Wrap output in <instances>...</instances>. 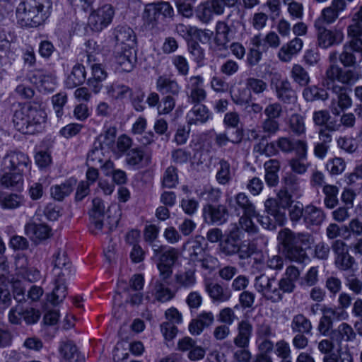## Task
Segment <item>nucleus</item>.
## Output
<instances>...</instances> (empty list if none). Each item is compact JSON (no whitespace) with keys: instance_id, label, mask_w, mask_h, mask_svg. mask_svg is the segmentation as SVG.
I'll return each instance as SVG.
<instances>
[{"instance_id":"1","label":"nucleus","mask_w":362,"mask_h":362,"mask_svg":"<svg viewBox=\"0 0 362 362\" xmlns=\"http://www.w3.org/2000/svg\"><path fill=\"white\" fill-rule=\"evenodd\" d=\"M13 122L16 129L25 134L39 132L41 124L45 122L46 113L42 104L33 102L29 104L20 103L13 105Z\"/></svg>"},{"instance_id":"2","label":"nucleus","mask_w":362,"mask_h":362,"mask_svg":"<svg viewBox=\"0 0 362 362\" xmlns=\"http://www.w3.org/2000/svg\"><path fill=\"white\" fill-rule=\"evenodd\" d=\"M49 0H22L16 8L18 23L21 27L37 28L49 17Z\"/></svg>"},{"instance_id":"3","label":"nucleus","mask_w":362,"mask_h":362,"mask_svg":"<svg viewBox=\"0 0 362 362\" xmlns=\"http://www.w3.org/2000/svg\"><path fill=\"white\" fill-rule=\"evenodd\" d=\"M278 240L283 246L284 252L291 260L301 263L308 259L305 249L310 245L309 234H295L291 230L285 228L279 233Z\"/></svg>"},{"instance_id":"4","label":"nucleus","mask_w":362,"mask_h":362,"mask_svg":"<svg viewBox=\"0 0 362 362\" xmlns=\"http://www.w3.org/2000/svg\"><path fill=\"white\" fill-rule=\"evenodd\" d=\"M339 54L337 51L330 53L329 57V66L326 71V77L325 84L327 89L332 90L336 95V98L332 99L331 110L333 114L338 115L339 114V66H338Z\"/></svg>"},{"instance_id":"5","label":"nucleus","mask_w":362,"mask_h":362,"mask_svg":"<svg viewBox=\"0 0 362 362\" xmlns=\"http://www.w3.org/2000/svg\"><path fill=\"white\" fill-rule=\"evenodd\" d=\"M174 10L166 1L147 4L145 6L143 18L148 27L153 28L166 18H172Z\"/></svg>"},{"instance_id":"6","label":"nucleus","mask_w":362,"mask_h":362,"mask_svg":"<svg viewBox=\"0 0 362 362\" xmlns=\"http://www.w3.org/2000/svg\"><path fill=\"white\" fill-rule=\"evenodd\" d=\"M291 195L288 191L281 189L276 198H269L264 202L265 212L274 216L280 223L286 221V209L291 206Z\"/></svg>"},{"instance_id":"7","label":"nucleus","mask_w":362,"mask_h":362,"mask_svg":"<svg viewBox=\"0 0 362 362\" xmlns=\"http://www.w3.org/2000/svg\"><path fill=\"white\" fill-rule=\"evenodd\" d=\"M277 281L274 276L261 274L255 277L254 287L266 300L272 303H279L282 297L277 289Z\"/></svg>"},{"instance_id":"8","label":"nucleus","mask_w":362,"mask_h":362,"mask_svg":"<svg viewBox=\"0 0 362 362\" xmlns=\"http://www.w3.org/2000/svg\"><path fill=\"white\" fill-rule=\"evenodd\" d=\"M40 316V310L33 308H24L22 304L12 307L8 314L9 322L15 325H21L22 320L28 325L36 324Z\"/></svg>"},{"instance_id":"9","label":"nucleus","mask_w":362,"mask_h":362,"mask_svg":"<svg viewBox=\"0 0 362 362\" xmlns=\"http://www.w3.org/2000/svg\"><path fill=\"white\" fill-rule=\"evenodd\" d=\"M230 209L237 216H258L256 206L244 192H239L233 197L227 199Z\"/></svg>"},{"instance_id":"10","label":"nucleus","mask_w":362,"mask_h":362,"mask_svg":"<svg viewBox=\"0 0 362 362\" xmlns=\"http://www.w3.org/2000/svg\"><path fill=\"white\" fill-rule=\"evenodd\" d=\"M115 10L112 5L105 4L92 11L88 17V25L92 30L100 32L112 21Z\"/></svg>"},{"instance_id":"11","label":"nucleus","mask_w":362,"mask_h":362,"mask_svg":"<svg viewBox=\"0 0 362 362\" xmlns=\"http://www.w3.org/2000/svg\"><path fill=\"white\" fill-rule=\"evenodd\" d=\"M241 241V230L235 223L231 225L224 233L219 243L220 252L225 256L231 257L237 254Z\"/></svg>"},{"instance_id":"12","label":"nucleus","mask_w":362,"mask_h":362,"mask_svg":"<svg viewBox=\"0 0 362 362\" xmlns=\"http://www.w3.org/2000/svg\"><path fill=\"white\" fill-rule=\"evenodd\" d=\"M271 86L274 88L276 98L284 104H293L297 100V94L288 79L281 80L275 74L271 80Z\"/></svg>"},{"instance_id":"13","label":"nucleus","mask_w":362,"mask_h":362,"mask_svg":"<svg viewBox=\"0 0 362 362\" xmlns=\"http://www.w3.org/2000/svg\"><path fill=\"white\" fill-rule=\"evenodd\" d=\"M178 250L174 247L166 248L157 257L158 258V269L160 277L163 281L168 280L171 276L172 267L178 259Z\"/></svg>"},{"instance_id":"14","label":"nucleus","mask_w":362,"mask_h":362,"mask_svg":"<svg viewBox=\"0 0 362 362\" xmlns=\"http://www.w3.org/2000/svg\"><path fill=\"white\" fill-rule=\"evenodd\" d=\"M339 319V313L331 308H327L323 310V315L320 318L317 329L324 336H329L333 341H338L339 331L332 329V325L334 320Z\"/></svg>"},{"instance_id":"15","label":"nucleus","mask_w":362,"mask_h":362,"mask_svg":"<svg viewBox=\"0 0 362 362\" xmlns=\"http://www.w3.org/2000/svg\"><path fill=\"white\" fill-rule=\"evenodd\" d=\"M115 58L119 68L122 71H131L137 60L135 47H115Z\"/></svg>"},{"instance_id":"16","label":"nucleus","mask_w":362,"mask_h":362,"mask_svg":"<svg viewBox=\"0 0 362 362\" xmlns=\"http://www.w3.org/2000/svg\"><path fill=\"white\" fill-rule=\"evenodd\" d=\"M229 216L226 206L206 204L203 208V216L206 223L220 226L226 223Z\"/></svg>"},{"instance_id":"17","label":"nucleus","mask_w":362,"mask_h":362,"mask_svg":"<svg viewBox=\"0 0 362 362\" xmlns=\"http://www.w3.org/2000/svg\"><path fill=\"white\" fill-rule=\"evenodd\" d=\"M223 14L221 0H208L200 4L196 8V17L202 23H209L214 15Z\"/></svg>"},{"instance_id":"18","label":"nucleus","mask_w":362,"mask_h":362,"mask_svg":"<svg viewBox=\"0 0 362 362\" xmlns=\"http://www.w3.org/2000/svg\"><path fill=\"white\" fill-rule=\"evenodd\" d=\"M6 167L11 171H16L23 173L28 170L30 165V160L25 153L21 151H12L4 158Z\"/></svg>"},{"instance_id":"19","label":"nucleus","mask_w":362,"mask_h":362,"mask_svg":"<svg viewBox=\"0 0 362 362\" xmlns=\"http://www.w3.org/2000/svg\"><path fill=\"white\" fill-rule=\"evenodd\" d=\"M189 91L187 93V102L193 104H202L206 98V92L203 88V78L193 76L189 78Z\"/></svg>"},{"instance_id":"20","label":"nucleus","mask_w":362,"mask_h":362,"mask_svg":"<svg viewBox=\"0 0 362 362\" xmlns=\"http://www.w3.org/2000/svg\"><path fill=\"white\" fill-rule=\"evenodd\" d=\"M186 118L189 125L204 124L212 119V113L206 105L195 104L187 112Z\"/></svg>"},{"instance_id":"21","label":"nucleus","mask_w":362,"mask_h":362,"mask_svg":"<svg viewBox=\"0 0 362 362\" xmlns=\"http://www.w3.org/2000/svg\"><path fill=\"white\" fill-rule=\"evenodd\" d=\"M116 40L115 47H136V37L134 30L127 25H118L113 33Z\"/></svg>"},{"instance_id":"22","label":"nucleus","mask_w":362,"mask_h":362,"mask_svg":"<svg viewBox=\"0 0 362 362\" xmlns=\"http://www.w3.org/2000/svg\"><path fill=\"white\" fill-rule=\"evenodd\" d=\"M237 331L238 334L233 339L234 344L238 348L248 347L253 331L250 321L248 319L242 320L238 324Z\"/></svg>"},{"instance_id":"23","label":"nucleus","mask_w":362,"mask_h":362,"mask_svg":"<svg viewBox=\"0 0 362 362\" xmlns=\"http://www.w3.org/2000/svg\"><path fill=\"white\" fill-rule=\"evenodd\" d=\"M349 45L344 46L343 53L341 54V63L344 66H352L356 62V57L353 52L361 54L362 58V40L359 37H351Z\"/></svg>"},{"instance_id":"24","label":"nucleus","mask_w":362,"mask_h":362,"mask_svg":"<svg viewBox=\"0 0 362 362\" xmlns=\"http://www.w3.org/2000/svg\"><path fill=\"white\" fill-rule=\"evenodd\" d=\"M303 42L298 37H295L284 44L279 50L278 58L283 62H289L292 58L302 49Z\"/></svg>"},{"instance_id":"25","label":"nucleus","mask_w":362,"mask_h":362,"mask_svg":"<svg viewBox=\"0 0 362 362\" xmlns=\"http://www.w3.org/2000/svg\"><path fill=\"white\" fill-rule=\"evenodd\" d=\"M156 89L162 95L177 96L181 87L175 79L163 75L156 80Z\"/></svg>"},{"instance_id":"26","label":"nucleus","mask_w":362,"mask_h":362,"mask_svg":"<svg viewBox=\"0 0 362 362\" xmlns=\"http://www.w3.org/2000/svg\"><path fill=\"white\" fill-rule=\"evenodd\" d=\"M60 355L69 362H86L85 358L78 352L77 346L73 341H62L59 347Z\"/></svg>"},{"instance_id":"27","label":"nucleus","mask_w":362,"mask_h":362,"mask_svg":"<svg viewBox=\"0 0 362 362\" xmlns=\"http://www.w3.org/2000/svg\"><path fill=\"white\" fill-rule=\"evenodd\" d=\"M314 26L317 31L318 45L324 49L332 46L337 40V34L321 25L320 20H315Z\"/></svg>"},{"instance_id":"28","label":"nucleus","mask_w":362,"mask_h":362,"mask_svg":"<svg viewBox=\"0 0 362 362\" xmlns=\"http://www.w3.org/2000/svg\"><path fill=\"white\" fill-rule=\"evenodd\" d=\"M71 262L65 252L61 250L54 255V273L57 278H64L70 274Z\"/></svg>"},{"instance_id":"29","label":"nucleus","mask_w":362,"mask_h":362,"mask_svg":"<svg viewBox=\"0 0 362 362\" xmlns=\"http://www.w3.org/2000/svg\"><path fill=\"white\" fill-rule=\"evenodd\" d=\"M206 291L214 302H226L231 296V292L228 288H224L217 283L207 284Z\"/></svg>"},{"instance_id":"30","label":"nucleus","mask_w":362,"mask_h":362,"mask_svg":"<svg viewBox=\"0 0 362 362\" xmlns=\"http://www.w3.org/2000/svg\"><path fill=\"white\" fill-rule=\"evenodd\" d=\"M25 231L34 240H45L51 235V228L42 223H29L25 225Z\"/></svg>"},{"instance_id":"31","label":"nucleus","mask_w":362,"mask_h":362,"mask_svg":"<svg viewBox=\"0 0 362 362\" xmlns=\"http://www.w3.org/2000/svg\"><path fill=\"white\" fill-rule=\"evenodd\" d=\"M76 184V180L70 178L61 185L52 186L50 189L52 197L57 201H62L73 192Z\"/></svg>"},{"instance_id":"32","label":"nucleus","mask_w":362,"mask_h":362,"mask_svg":"<svg viewBox=\"0 0 362 362\" xmlns=\"http://www.w3.org/2000/svg\"><path fill=\"white\" fill-rule=\"evenodd\" d=\"M243 139V129L241 128L236 129L230 136H228L226 132L215 133L214 135L215 144L219 148L226 146L229 142L233 144H239L242 142Z\"/></svg>"},{"instance_id":"33","label":"nucleus","mask_w":362,"mask_h":362,"mask_svg":"<svg viewBox=\"0 0 362 362\" xmlns=\"http://www.w3.org/2000/svg\"><path fill=\"white\" fill-rule=\"evenodd\" d=\"M105 205L103 202L99 198H95L93 200V209L90 213L91 224L95 230H101L103 227V218L104 216Z\"/></svg>"},{"instance_id":"34","label":"nucleus","mask_w":362,"mask_h":362,"mask_svg":"<svg viewBox=\"0 0 362 362\" xmlns=\"http://www.w3.org/2000/svg\"><path fill=\"white\" fill-rule=\"evenodd\" d=\"M325 215L322 210L314 206L305 208L303 223L307 228L320 226L324 221Z\"/></svg>"},{"instance_id":"35","label":"nucleus","mask_w":362,"mask_h":362,"mask_svg":"<svg viewBox=\"0 0 362 362\" xmlns=\"http://www.w3.org/2000/svg\"><path fill=\"white\" fill-rule=\"evenodd\" d=\"M86 80V70L84 66L76 64L74 66L70 74L65 81L66 87L73 89L81 85Z\"/></svg>"},{"instance_id":"36","label":"nucleus","mask_w":362,"mask_h":362,"mask_svg":"<svg viewBox=\"0 0 362 362\" xmlns=\"http://www.w3.org/2000/svg\"><path fill=\"white\" fill-rule=\"evenodd\" d=\"M291 329L293 333L311 334L313 326L310 320L304 315L297 314L292 318Z\"/></svg>"},{"instance_id":"37","label":"nucleus","mask_w":362,"mask_h":362,"mask_svg":"<svg viewBox=\"0 0 362 362\" xmlns=\"http://www.w3.org/2000/svg\"><path fill=\"white\" fill-rule=\"evenodd\" d=\"M0 183L5 188L20 189L23 184V174L15 171L6 173L1 176Z\"/></svg>"},{"instance_id":"38","label":"nucleus","mask_w":362,"mask_h":362,"mask_svg":"<svg viewBox=\"0 0 362 362\" xmlns=\"http://www.w3.org/2000/svg\"><path fill=\"white\" fill-rule=\"evenodd\" d=\"M174 279L178 288H189L196 284L195 270L180 271L175 274Z\"/></svg>"},{"instance_id":"39","label":"nucleus","mask_w":362,"mask_h":362,"mask_svg":"<svg viewBox=\"0 0 362 362\" xmlns=\"http://www.w3.org/2000/svg\"><path fill=\"white\" fill-rule=\"evenodd\" d=\"M66 296V286L64 278H57L55 286L51 294L47 296V300L57 305L62 303Z\"/></svg>"},{"instance_id":"40","label":"nucleus","mask_w":362,"mask_h":362,"mask_svg":"<svg viewBox=\"0 0 362 362\" xmlns=\"http://www.w3.org/2000/svg\"><path fill=\"white\" fill-rule=\"evenodd\" d=\"M339 11V0H332V4L323 8L320 16L316 20L321 21V25L325 23H333L338 18Z\"/></svg>"},{"instance_id":"41","label":"nucleus","mask_w":362,"mask_h":362,"mask_svg":"<svg viewBox=\"0 0 362 362\" xmlns=\"http://www.w3.org/2000/svg\"><path fill=\"white\" fill-rule=\"evenodd\" d=\"M314 123L318 126H323L329 132H336L338 130L339 124L335 121L330 120L329 112L326 110L315 111L313 117Z\"/></svg>"},{"instance_id":"42","label":"nucleus","mask_w":362,"mask_h":362,"mask_svg":"<svg viewBox=\"0 0 362 362\" xmlns=\"http://www.w3.org/2000/svg\"><path fill=\"white\" fill-rule=\"evenodd\" d=\"M362 235V222L356 218L352 219L349 225L341 227V238L344 240L355 238L356 235Z\"/></svg>"},{"instance_id":"43","label":"nucleus","mask_w":362,"mask_h":362,"mask_svg":"<svg viewBox=\"0 0 362 362\" xmlns=\"http://www.w3.org/2000/svg\"><path fill=\"white\" fill-rule=\"evenodd\" d=\"M117 129L115 127H108L105 132L100 134L94 142L97 146L103 147V148H111L116 139Z\"/></svg>"},{"instance_id":"44","label":"nucleus","mask_w":362,"mask_h":362,"mask_svg":"<svg viewBox=\"0 0 362 362\" xmlns=\"http://www.w3.org/2000/svg\"><path fill=\"white\" fill-rule=\"evenodd\" d=\"M23 202V197L17 194L0 192V206L4 209H15Z\"/></svg>"},{"instance_id":"45","label":"nucleus","mask_w":362,"mask_h":362,"mask_svg":"<svg viewBox=\"0 0 362 362\" xmlns=\"http://www.w3.org/2000/svg\"><path fill=\"white\" fill-rule=\"evenodd\" d=\"M168 284V280L163 281L160 277V279L155 281V295L156 299L160 302L168 301L173 297L171 291L167 287Z\"/></svg>"},{"instance_id":"46","label":"nucleus","mask_w":362,"mask_h":362,"mask_svg":"<svg viewBox=\"0 0 362 362\" xmlns=\"http://www.w3.org/2000/svg\"><path fill=\"white\" fill-rule=\"evenodd\" d=\"M231 99L237 105L245 106L252 100V93L245 88H238L230 92Z\"/></svg>"},{"instance_id":"47","label":"nucleus","mask_w":362,"mask_h":362,"mask_svg":"<svg viewBox=\"0 0 362 362\" xmlns=\"http://www.w3.org/2000/svg\"><path fill=\"white\" fill-rule=\"evenodd\" d=\"M103 147L97 146L93 144V146L88 153L86 163L88 166H99L105 160Z\"/></svg>"},{"instance_id":"48","label":"nucleus","mask_w":362,"mask_h":362,"mask_svg":"<svg viewBox=\"0 0 362 362\" xmlns=\"http://www.w3.org/2000/svg\"><path fill=\"white\" fill-rule=\"evenodd\" d=\"M218 168L216 175L217 182L221 185H226L231 180L230 165L228 160L222 158L219 160Z\"/></svg>"},{"instance_id":"49","label":"nucleus","mask_w":362,"mask_h":362,"mask_svg":"<svg viewBox=\"0 0 362 362\" xmlns=\"http://www.w3.org/2000/svg\"><path fill=\"white\" fill-rule=\"evenodd\" d=\"M291 77L300 86H306L310 83L308 71L300 64H294L291 69Z\"/></svg>"},{"instance_id":"50","label":"nucleus","mask_w":362,"mask_h":362,"mask_svg":"<svg viewBox=\"0 0 362 362\" xmlns=\"http://www.w3.org/2000/svg\"><path fill=\"white\" fill-rule=\"evenodd\" d=\"M303 98L305 100L312 102L317 100H325L328 98L327 92L315 86L305 88L303 92Z\"/></svg>"},{"instance_id":"51","label":"nucleus","mask_w":362,"mask_h":362,"mask_svg":"<svg viewBox=\"0 0 362 362\" xmlns=\"http://www.w3.org/2000/svg\"><path fill=\"white\" fill-rule=\"evenodd\" d=\"M349 37H360L362 35V5L353 15L352 23L348 27Z\"/></svg>"},{"instance_id":"52","label":"nucleus","mask_w":362,"mask_h":362,"mask_svg":"<svg viewBox=\"0 0 362 362\" xmlns=\"http://www.w3.org/2000/svg\"><path fill=\"white\" fill-rule=\"evenodd\" d=\"M178 184L177 169L175 166L170 165L165 170L163 179L162 187L165 188H175Z\"/></svg>"},{"instance_id":"53","label":"nucleus","mask_w":362,"mask_h":362,"mask_svg":"<svg viewBox=\"0 0 362 362\" xmlns=\"http://www.w3.org/2000/svg\"><path fill=\"white\" fill-rule=\"evenodd\" d=\"M188 51L198 66L204 65L205 59L204 49L197 41L191 40L188 42Z\"/></svg>"},{"instance_id":"54","label":"nucleus","mask_w":362,"mask_h":362,"mask_svg":"<svg viewBox=\"0 0 362 362\" xmlns=\"http://www.w3.org/2000/svg\"><path fill=\"white\" fill-rule=\"evenodd\" d=\"M345 244L341 243V270H344L346 273H354L355 271L354 267H356L354 258L351 256L345 250Z\"/></svg>"},{"instance_id":"55","label":"nucleus","mask_w":362,"mask_h":362,"mask_svg":"<svg viewBox=\"0 0 362 362\" xmlns=\"http://www.w3.org/2000/svg\"><path fill=\"white\" fill-rule=\"evenodd\" d=\"M222 192L218 188L206 187L199 194V198L207 202V204H213L219 202Z\"/></svg>"},{"instance_id":"56","label":"nucleus","mask_w":362,"mask_h":362,"mask_svg":"<svg viewBox=\"0 0 362 362\" xmlns=\"http://www.w3.org/2000/svg\"><path fill=\"white\" fill-rule=\"evenodd\" d=\"M325 194V204L327 208L333 209L338 204V187L332 185H325L323 187Z\"/></svg>"},{"instance_id":"57","label":"nucleus","mask_w":362,"mask_h":362,"mask_svg":"<svg viewBox=\"0 0 362 362\" xmlns=\"http://www.w3.org/2000/svg\"><path fill=\"white\" fill-rule=\"evenodd\" d=\"M245 86L250 92H253L256 95L263 93L267 90V83L262 79L249 77L245 81Z\"/></svg>"},{"instance_id":"58","label":"nucleus","mask_w":362,"mask_h":362,"mask_svg":"<svg viewBox=\"0 0 362 362\" xmlns=\"http://www.w3.org/2000/svg\"><path fill=\"white\" fill-rule=\"evenodd\" d=\"M188 252L192 261H198L204 256L205 251L199 240L195 239L188 242Z\"/></svg>"},{"instance_id":"59","label":"nucleus","mask_w":362,"mask_h":362,"mask_svg":"<svg viewBox=\"0 0 362 362\" xmlns=\"http://www.w3.org/2000/svg\"><path fill=\"white\" fill-rule=\"evenodd\" d=\"M144 158V151L140 148L129 149L126 153L125 161L130 166H138Z\"/></svg>"},{"instance_id":"60","label":"nucleus","mask_w":362,"mask_h":362,"mask_svg":"<svg viewBox=\"0 0 362 362\" xmlns=\"http://www.w3.org/2000/svg\"><path fill=\"white\" fill-rule=\"evenodd\" d=\"M67 102V95L64 93H59L52 97V103L56 115L58 118H61L64 114L63 107Z\"/></svg>"},{"instance_id":"61","label":"nucleus","mask_w":362,"mask_h":362,"mask_svg":"<svg viewBox=\"0 0 362 362\" xmlns=\"http://www.w3.org/2000/svg\"><path fill=\"white\" fill-rule=\"evenodd\" d=\"M107 95L114 98H122L130 89L125 85L112 83L106 87Z\"/></svg>"},{"instance_id":"62","label":"nucleus","mask_w":362,"mask_h":362,"mask_svg":"<svg viewBox=\"0 0 362 362\" xmlns=\"http://www.w3.org/2000/svg\"><path fill=\"white\" fill-rule=\"evenodd\" d=\"M238 250L236 255L240 259H246L250 258L256 252V245L252 243H246L240 241L238 245Z\"/></svg>"},{"instance_id":"63","label":"nucleus","mask_w":362,"mask_h":362,"mask_svg":"<svg viewBox=\"0 0 362 362\" xmlns=\"http://www.w3.org/2000/svg\"><path fill=\"white\" fill-rule=\"evenodd\" d=\"M217 319L218 321L224 325H231L238 317L233 308L226 307L219 311Z\"/></svg>"},{"instance_id":"64","label":"nucleus","mask_w":362,"mask_h":362,"mask_svg":"<svg viewBox=\"0 0 362 362\" xmlns=\"http://www.w3.org/2000/svg\"><path fill=\"white\" fill-rule=\"evenodd\" d=\"M360 78V75L355 68L341 70V83L348 86L354 85Z\"/></svg>"}]
</instances>
